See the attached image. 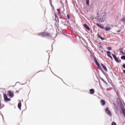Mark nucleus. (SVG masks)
Wrapping results in <instances>:
<instances>
[{
  "instance_id": "24",
  "label": "nucleus",
  "mask_w": 125,
  "mask_h": 125,
  "mask_svg": "<svg viewBox=\"0 0 125 125\" xmlns=\"http://www.w3.org/2000/svg\"><path fill=\"white\" fill-rule=\"evenodd\" d=\"M68 19H70V16L69 15H67Z\"/></svg>"
},
{
  "instance_id": "13",
  "label": "nucleus",
  "mask_w": 125,
  "mask_h": 125,
  "mask_svg": "<svg viewBox=\"0 0 125 125\" xmlns=\"http://www.w3.org/2000/svg\"><path fill=\"white\" fill-rule=\"evenodd\" d=\"M21 106H22V103H21V101L19 102L18 104V107L19 109L21 110Z\"/></svg>"
},
{
  "instance_id": "7",
  "label": "nucleus",
  "mask_w": 125,
  "mask_h": 125,
  "mask_svg": "<svg viewBox=\"0 0 125 125\" xmlns=\"http://www.w3.org/2000/svg\"><path fill=\"white\" fill-rule=\"evenodd\" d=\"M83 26L84 27V28L88 30V31H90V28H89V26L87 25V24L84 23V24H83Z\"/></svg>"
},
{
  "instance_id": "1",
  "label": "nucleus",
  "mask_w": 125,
  "mask_h": 125,
  "mask_svg": "<svg viewBox=\"0 0 125 125\" xmlns=\"http://www.w3.org/2000/svg\"><path fill=\"white\" fill-rule=\"evenodd\" d=\"M106 17V16L105 15V14L102 13L98 16L96 17L95 18V19L99 21V22H101L102 23H103L104 21H105V18Z\"/></svg>"
},
{
  "instance_id": "22",
  "label": "nucleus",
  "mask_w": 125,
  "mask_h": 125,
  "mask_svg": "<svg viewBox=\"0 0 125 125\" xmlns=\"http://www.w3.org/2000/svg\"><path fill=\"white\" fill-rule=\"evenodd\" d=\"M111 125H117V123L116 122H112Z\"/></svg>"
},
{
  "instance_id": "20",
  "label": "nucleus",
  "mask_w": 125,
  "mask_h": 125,
  "mask_svg": "<svg viewBox=\"0 0 125 125\" xmlns=\"http://www.w3.org/2000/svg\"><path fill=\"white\" fill-rule=\"evenodd\" d=\"M121 59H123L124 60H125V56L123 55L121 57Z\"/></svg>"
},
{
  "instance_id": "23",
  "label": "nucleus",
  "mask_w": 125,
  "mask_h": 125,
  "mask_svg": "<svg viewBox=\"0 0 125 125\" xmlns=\"http://www.w3.org/2000/svg\"><path fill=\"white\" fill-rule=\"evenodd\" d=\"M108 50H112V47H108Z\"/></svg>"
},
{
  "instance_id": "14",
  "label": "nucleus",
  "mask_w": 125,
  "mask_h": 125,
  "mask_svg": "<svg viewBox=\"0 0 125 125\" xmlns=\"http://www.w3.org/2000/svg\"><path fill=\"white\" fill-rule=\"evenodd\" d=\"M38 36H40V37H43V38H44V32L38 34Z\"/></svg>"
},
{
  "instance_id": "19",
  "label": "nucleus",
  "mask_w": 125,
  "mask_h": 125,
  "mask_svg": "<svg viewBox=\"0 0 125 125\" xmlns=\"http://www.w3.org/2000/svg\"><path fill=\"white\" fill-rule=\"evenodd\" d=\"M94 60H95V62H96V63L97 64H99V63H98V62L97 61V60L96 59H95V58H94Z\"/></svg>"
},
{
  "instance_id": "16",
  "label": "nucleus",
  "mask_w": 125,
  "mask_h": 125,
  "mask_svg": "<svg viewBox=\"0 0 125 125\" xmlns=\"http://www.w3.org/2000/svg\"><path fill=\"white\" fill-rule=\"evenodd\" d=\"M90 94H94V90L93 89H90Z\"/></svg>"
},
{
  "instance_id": "15",
  "label": "nucleus",
  "mask_w": 125,
  "mask_h": 125,
  "mask_svg": "<svg viewBox=\"0 0 125 125\" xmlns=\"http://www.w3.org/2000/svg\"><path fill=\"white\" fill-rule=\"evenodd\" d=\"M96 26H97L98 27H99L100 28H101V29H104V26H102L101 25H100L99 24V23H96Z\"/></svg>"
},
{
  "instance_id": "9",
  "label": "nucleus",
  "mask_w": 125,
  "mask_h": 125,
  "mask_svg": "<svg viewBox=\"0 0 125 125\" xmlns=\"http://www.w3.org/2000/svg\"><path fill=\"white\" fill-rule=\"evenodd\" d=\"M97 37H98V38H99V39H101V40H102V41H104V40H105V39H104L102 37H101V35L99 33H98Z\"/></svg>"
},
{
  "instance_id": "4",
  "label": "nucleus",
  "mask_w": 125,
  "mask_h": 125,
  "mask_svg": "<svg viewBox=\"0 0 125 125\" xmlns=\"http://www.w3.org/2000/svg\"><path fill=\"white\" fill-rule=\"evenodd\" d=\"M105 112L107 115H108V116H112V113L111 112V111L109 110V108L106 107L105 109Z\"/></svg>"
},
{
  "instance_id": "27",
  "label": "nucleus",
  "mask_w": 125,
  "mask_h": 125,
  "mask_svg": "<svg viewBox=\"0 0 125 125\" xmlns=\"http://www.w3.org/2000/svg\"><path fill=\"white\" fill-rule=\"evenodd\" d=\"M61 3H62V1H61Z\"/></svg>"
},
{
  "instance_id": "17",
  "label": "nucleus",
  "mask_w": 125,
  "mask_h": 125,
  "mask_svg": "<svg viewBox=\"0 0 125 125\" xmlns=\"http://www.w3.org/2000/svg\"><path fill=\"white\" fill-rule=\"evenodd\" d=\"M97 67L99 70H102V68L101 67V66H100V64L99 63H98L97 64Z\"/></svg>"
},
{
  "instance_id": "12",
  "label": "nucleus",
  "mask_w": 125,
  "mask_h": 125,
  "mask_svg": "<svg viewBox=\"0 0 125 125\" xmlns=\"http://www.w3.org/2000/svg\"><path fill=\"white\" fill-rule=\"evenodd\" d=\"M101 66H102L104 70L105 71V72H107V67H106V66H105L103 63L101 64Z\"/></svg>"
},
{
  "instance_id": "6",
  "label": "nucleus",
  "mask_w": 125,
  "mask_h": 125,
  "mask_svg": "<svg viewBox=\"0 0 125 125\" xmlns=\"http://www.w3.org/2000/svg\"><path fill=\"white\" fill-rule=\"evenodd\" d=\"M111 26H110L109 24H107L106 27H105V31L106 32H108V31H111Z\"/></svg>"
},
{
  "instance_id": "11",
  "label": "nucleus",
  "mask_w": 125,
  "mask_h": 125,
  "mask_svg": "<svg viewBox=\"0 0 125 125\" xmlns=\"http://www.w3.org/2000/svg\"><path fill=\"white\" fill-rule=\"evenodd\" d=\"M44 38L46 37H50V33H47L46 32H44Z\"/></svg>"
},
{
  "instance_id": "2",
  "label": "nucleus",
  "mask_w": 125,
  "mask_h": 125,
  "mask_svg": "<svg viewBox=\"0 0 125 125\" xmlns=\"http://www.w3.org/2000/svg\"><path fill=\"white\" fill-rule=\"evenodd\" d=\"M3 97H4V100L5 101V102H8L9 101H11V99L7 97V94H3Z\"/></svg>"
},
{
  "instance_id": "21",
  "label": "nucleus",
  "mask_w": 125,
  "mask_h": 125,
  "mask_svg": "<svg viewBox=\"0 0 125 125\" xmlns=\"http://www.w3.org/2000/svg\"><path fill=\"white\" fill-rule=\"evenodd\" d=\"M86 4H87V5H89V0H87L86 1Z\"/></svg>"
},
{
  "instance_id": "8",
  "label": "nucleus",
  "mask_w": 125,
  "mask_h": 125,
  "mask_svg": "<svg viewBox=\"0 0 125 125\" xmlns=\"http://www.w3.org/2000/svg\"><path fill=\"white\" fill-rule=\"evenodd\" d=\"M107 56L108 57H109V58H110V59H111L112 60H113V57H112V56H111V52L110 51H107Z\"/></svg>"
},
{
  "instance_id": "10",
  "label": "nucleus",
  "mask_w": 125,
  "mask_h": 125,
  "mask_svg": "<svg viewBox=\"0 0 125 125\" xmlns=\"http://www.w3.org/2000/svg\"><path fill=\"white\" fill-rule=\"evenodd\" d=\"M101 104L102 105V106H104L106 104V102L104 100H101Z\"/></svg>"
},
{
  "instance_id": "5",
  "label": "nucleus",
  "mask_w": 125,
  "mask_h": 125,
  "mask_svg": "<svg viewBox=\"0 0 125 125\" xmlns=\"http://www.w3.org/2000/svg\"><path fill=\"white\" fill-rule=\"evenodd\" d=\"M112 56L114 59L115 60L116 62H117V63H121V62H120L119 60H118V58H117V56H116V55L113 54Z\"/></svg>"
},
{
  "instance_id": "25",
  "label": "nucleus",
  "mask_w": 125,
  "mask_h": 125,
  "mask_svg": "<svg viewBox=\"0 0 125 125\" xmlns=\"http://www.w3.org/2000/svg\"><path fill=\"white\" fill-rule=\"evenodd\" d=\"M122 67H123V68H124V69H125V64H124L122 65Z\"/></svg>"
},
{
  "instance_id": "26",
  "label": "nucleus",
  "mask_w": 125,
  "mask_h": 125,
  "mask_svg": "<svg viewBox=\"0 0 125 125\" xmlns=\"http://www.w3.org/2000/svg\"><path fill=\"white\" fill-rule=\"evenodd\" d=\"M123 73L125 74V70H123Z\"/></svg>"
},
{
  "instance_id": "3",
  "label": "nucleus",
  "mask_w": 125,
  "mask_h": 125,
  "mask_svg": "<svg viewBox=\"0 0 125 125\" xmlns=\"http://www.w3.org/2000/svg\"><path fill=\"white\" fill-rule=\"evenodd\" d=\"M7 95L10 98H13V97H14V93H13V92H12L11 91H8Z\"/></svg>"
},
{
  "instance_id": "18",
  "label": "nucleus",
  "mask_w": 125,
  "mask_h": 125,
  "mask_svg": "<svg viewBox=\"0 0 125 125\" xmlns=\"http://www.w3.org/2000/svg\"><path fill=\"white\" fill-rule=\"evenodd\" d=\"M122 22H123V23H124V24H125V18H123L122 19Z\"/></svg>"
}]
</instances>
